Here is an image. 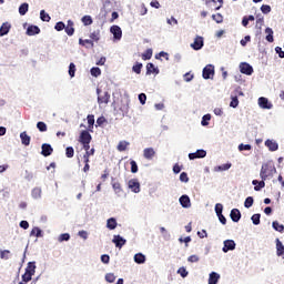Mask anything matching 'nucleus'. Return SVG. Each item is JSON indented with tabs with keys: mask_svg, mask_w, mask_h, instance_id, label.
<instances>
[{
	"mask_svg": "<svg viewBox=\"0 0 284 284\" xmlns=\"http://www.w3.org/2000/svg\"><path fill=\"white\" fill-rule=\"evenodd\" d=\"M274 174H276V166L272 162L262 164L260 171V178L262 181H266V179H273Z\"/></svg>",
	"mask_w": 284,
	"mask_h": 284,
	"instance_id": "obj_1",
	"label": "nucleus"
},
{
	"mask_svg": "<svg viewBox=\"0 0 284 284\" xmlns=\"http://www.w3.org/2000/svg\"><path fill=\"white\" fill-rule=\"evenodd\" d=\"M215 68L214 64H206L202 70V79L205 81H209L210 79H214L215 74Z\"/></svg>",
	"mask_w": 284,
	"mask_h": 284,
	"instance_id": "obj_2",
	"label": "nucleus"
},
{
	"mask_svg": "<svg viewBox=\"0 0 284 284\" xmlns=\"http://www.w3.org/2000/svg\"><path fill=\"white\" fill-rule=\"evenodd\" d=\"M97 95H98V103L99 105H103V103L105 105H108V103H110V92L108 91H102L101 89L97 88Z\"/></svg>",
	"mask_w": 284,
	"mask_h": 284,
	"instance_id": "obj_3",
	"label": "nucleus"
},
{
	"mask_svg": "<svg viewBox=\"0 0 284 284\" xmlns=\"http://www.w3.org/2000/svg\"><path fill=\"white\" fill-rule=\"evenodd\" d=\"M239 68L241 74H246V77H252V74H254V67L247 62H241Z\"/></svg>",
	"mask_w": 284,
	"mask_h": 284,
	"instance_id": "obj_4",
	"label": "nucleus"
},
{
	"mask_svg": "<svg viewBox=\"0 0 284 284\" xmlns=\"http://www.w3.org/2000/svg\"><path fill=\"white\" fill-rule=\"evenodd\" d=\"M111 34H113V41H121L123 39V30L121 27L113 24L110 28Z\"/></svg>",
	"mask_w": 284,
	"mask_h": 284,
	"instance_id": "obj_5",
	"label": "nucleus"
},
{
	"mask_svg": "<svg viewBox=\"0 0 284 284\" xmlns=\"http://www.w3.org/2000/svg\"><path fill=\"white\" fill-rule=\"evenodd\" d=\"M236 250V242L234 240H225L223 242L222 252L227 254V252H234Z\"/></svg>",
	"mask_w": 284,
	"mask_h": 284,
	"instance_id": "obj_6",
	"label": "nucleus"
},
{
	"mask_svg": "<svg viewBox=\"0 0 284 284\" xmlns=\"http://www.w3.org/2000/svg\"><path fill=\"white\" fill-rule=\"evenodd\" d=\"M205 45V40L201 36H196L193 43H191L192 50H195L199 52V50H203V47Z\"/></svg>",
	"mask_w": 284,
	"mask_h": 284,
	"instance_id": "obj_7",
	"label": "nucleus"
},
{
	"mask_svg": "<svg viewBox=\"0 0 284 284\" xmlns=\"http://www.w3.org/2000/svg\"><path fill=\"white\" fill-rule=\"evenodd\" d=\"M128 187L133 194H139V192H141V182H139L138 179H131L128 183Z\"/></svg>",
	"mask_w": 284,
	"mask_h": 284,
	"instance_id": "obj_8",
	"label": "nucleus"
},
{
	"mask_svg": "<svg viewBox=\"0 0 284 284\" xmlns=\"http://www.w3.org/2000/svg\"><path fill=\"white\" fill-rule=\"evenodd\" d=\"M257 103L262 110H272V108H274V104H272V102H270V99L265 97L258 98Z\"/></svg>",
	"mask_w": 284,
	"mask_h": 284,
	"instance_id": "obj_9",
	"label": "nucleus"
},
{
	"mask_svg": "<svg viewBox=\"0 0 284 284\" xmlns=\"http://www.w3.org/2000/svg\"><path fill=\"white\" fill-rule=\"evenodd\" d=\"M112 243L118 247V250H122L128 240L121 235H113Z\"/></svg>",
	"mask_w": 284,
	"mask_h": 284,
	"instance_id": "obj_10",
	"label": "nucleus"
},
{
	"mask_svg": "<svg viewBox=\"0 0 284 284\" xmlns=\"http://www.w3.org/2000/svg\"><path fill=\"white\" fill-rule=\"evenodd\" d=\"M54 152V149L52 148V144H50V143H43L42 145H41V155L42 156H45V158H48V156H52V153Z\"/></svg>",
	"mask_w": 284,
	"mask_h": 284,
	"instance_id": "obj_11",
	"label": "nucleus"
},
{
	"mask_svg": "<svg viewBox=\"0 0 284 284\" xmlns=\"http://www.w3.org/2000/svg\"><path fill=\"white\" fill-rule=\"evenodd\" d=\"M91 142H92V134H90V131L82 130L80 132L79 143H91Z\"/></svg>",
	"mask_w": 284,
	"mask_h": 284,
	"instance_id": "obj_12",
	"label": "nucleus"
},
{
	"mask_svg": "<svg viewBox=\"0 0 284 284\" xmlns=\"http://www.w3.org/2000/svg\"><path fill=\"white\" fill-rule=\"evenodd\" d=\"M179 203L184 210H189V207H192V200H190V195L183 194L179 199Z\"/></svg>",
	"mask_w": 284,
	"mask_h": 284,
	"instance_id": "obj_13",
	"label": "nucleus"
},
{
	"mask_svg": "<svg viewBox=\"0 0 284 284\" xmlns=\"http://www.w3.org/2000/svg\"><path fill=\"white\" fill-rule=\"evenodd\" d=\"M26 34L28 37H36V34H41V28H39L37 24H30L27 28Z\"/></svg>",
	"mask_w": 284,
	"mask_h": 284,
	"instance_id": "obj_14",
	"label": "nucleus"
},
{
	"mask_svg": "<svg viewBox=\"0 0 284 284\" xmlns=\"http://www.w3.org/2000/svg\"><path fill=\"white\" fill-rule=\"evenodd\" d=\"M111 10H112V2L110 0L104 1L103 8L101 9V12H100V17H102V19H105L108 12H110Z\"/></svg>",
	"mask_w": 284,
	"mask_h": 284,
	"instance_id": "obj_15",
	"label": "nucleus"
},
{
	"mask_svg": "<svg viewBox=\"0 0 284 284\" xmlns=\"http://www.w3.org/2000/svg\"><path fill=\"white\" fill-rule=\"evenodd\" d=\"M24 274H29L31 276H34L37 274V262H28Z\"/></svg>",
	"mask_w": 284,
	"mask_h": 284,
	"instance_id": "obj_16",
	"label": "nucleus"
},
{
	"mask_svg": "<svg viewBox=\"0 0 284 284\" xmlns=\"http://www.w3.org/2000/svg\"><path fill=\"white\" fill-rule=\"evenodd\" d=\"M143 156L148 161H152L156 156V151H154V148H146L143 150Z\"/></svg>",
	"mask_w": 284,
	"mask_h": 284,
	"instance_id": "obj_17",
	"label": "nucleus"
},
{
	"mask_svg": "<svg viewBox=\"0 0 284 284\" xmlns=\"http://www.w3.org/2000/svg\"><path fill=\"white\" fill-rule=\"evenodd\" d=\"M264 145L268 148L270 152H276L278 150V142H276L275 140L267 139L264 142Z\"/></svg>",
	"mask_w": 284,
	"mask_h": 284,
	"instance_id": "obj_18",
	"label": "nucleus"
},
{
	"mask_svg": "<svg viewBox=\"0 0 284 284\" xmlns=\"http://www.w3.org/2000/svg\"><path fill=\"white\" fill-rule=\"evenodd\" d=\"M74 21L72 20H68L67 21V26L64 28V32L65 34H68V37H73L74 36Z\"/></svg>",
	"mask_w": 284,
	"mask_h": 284,
	"instance_id": "obj_19",
	"label": "nucleus"
},
{
	"mask_svg": "<svg viewBox=\"0 0 284 284\" xmlns=\"http://www.w3.org/2000/svg\"><path fill=\"white\" fill-rule=\"evenodd\" d=\"M161 71L159 70V67L154 65V63L149 62L146 64V75L150 77V74H159Z\"/></svg>",
	"mask_w": 284,
	"mask_h": 284,
	"instance_id": "obj_20",
	"label": "nucleus"
},
{
	"mask_svg": "<svg viewBox=\"0 0 284 284\" xmlns=\"http://www.w3.org/2000/svg\"><path fill=\"white\" fill-rule=\"evenodd\" d=\"M241 211L239 209H232L230 213V219L233 223H239L241 221Z\"/></svg>",
	"mask_w": 284,
	"mask_h": 284,
	"instance_id": "obj_21",
	"label": "nucleus"
},
{
	"mask_svg": "<svg viewBox=\"0 0 284 284\" xmlns=\"http://www.w3.org/2000/svg\"><path fill=\"white\" fill-rule=\"evenodd\" d=\"M111 185L118 196H121V192H123V189L121 187V183L116 182L115 178H111Z\"/></svg>",
	"mask_w": 284,
	"mask_h": 284,
	"instance_id": "obj_22",
	"label": "nucleus"
},
{
	"mask_svg": "<svg viewBox=\"0 0 284 284\" xmlns=\"http://www.w3.org/2000/svg\"><path fill=\"white\" fill-rule=\"evenodd\" d=\"M79 45H82V47L87 48L88 50H90L91 48H94V41L91 38L85 39V40L80 38L79 39Z\"/></svg>",
	"mask_w": 284,
	"mask_h": 284,
	"instance_id": "obj_23",
	"label": "nucleus"
},
{
	"mask_svg": "<svg viewBox=\"0 0 284 284\" xmlns=\"http://www.w3.org/2000/svg\"><path fill=\"white\" fill-rule=\"evenodd\" d=\"M219 281H221V274L214 271L209 274V284H219Z\"/></svg>",
	"mask_w": 284,
	"mask_h": 284,
	"instance_id": "obj_24",
	"label": "nucleus"
},
{
	"mask_svg": "<svg viewBox=\"0 0 284 284\" xmlns=\"http://www.w3.org/2000/svg\"><path fill=\"white\" fill-rule=\"evenodd\" d=\"M275 245H276V254L277 256H282L284 258V245L283 242H281L280 239L275 240Z\"/></svg>",
	"mask_w": 284,
	"mask_h": 284,
	"instance_id": "obj_25",
	"label": "nucleus"
},
{
	"mask_svg": "<svg viewBox=\"0 0 284 284\" xmlns=\"http://www.w3.org/2000/svg\"><path fill=\"white\" fill-rule=\"evenodd\" d=\"M252 185H254V191L255 192H261L263 187H265V180H253Z\"/></svg>",
	"mask_w": 284,
	"mask_h": 284,
	"instance_id": "obj_26",
	"label": "nucleus"
},
{
	"mask_svg": "<svg viewBox=\"0 0 284 284\" xmlns=\"http://www.w3.org/2000/svg\"><path fill=\"white\" fill-rule=\"evenodd\" d=\"M20 141L22 143V145H30V141H32V138H30V135H28V132L23 131L20 133Z\"/></svg>",
	"mask_w": 284,
	"mask_h": 284,
	"instance_id": "obj_27",
	"label": "nucleus"
},
{
	"mask_svg": "<svg viewBox=\"0 0 284 284\" xmlns=\"http://www.w3.org/2000/svg\"><path fill=\"white\" fill-rule=\"evenodd\" d=\"M134 263L138 265H143L146 261L145 254L143 253H136L133 257Z\"/></svg>",
	"mask_w": 284,
	"mask_h": 284,
	"instance_id": "obj_28",
	"label": "nucleus"
},
{
	"mask_svg": "<svg viewBox=\"0 0 284 284\" xmlns=\"http://www.w3.org/2000/svg\"><path fill=\"white\" fill-rule=\"evenodd\" d=\"M10 28H12V26L9 22H3L0 27V37H6V34L10 32Z\"/></svg>",
	"mask_w": 284,
	"mask_h": 284,
	"instance_id": "obj_29",
	"label": "nucleus"
},
{
	"mask_svg": "<svg viewBox=\"0 0 284 284\" xmlns=\"http://www.w3.org/2000/svg\"><path fill=\"white\" fill-rule=\"evenodd\" d=\"M28 10H30V4H28V2H24L20 4L18 12L20 17H26V14H28Z\"/></svg>",
	"mask_w": 284,
	"mask_h": 284,
	"instance_id": "obj_30",
	"label": "nucleus"
},
{
	"mask_svg": "<svg viewBox=\"0 0 284 284\" xmlns=\"http://www.w3.org/2000/svg\"><path fill=\"white\" fill-rule=\"evenodd\" d=\"M30 236H36L37 239H43V230H41L39 226H34L30 232Z\"/></svg>",
	"mask_w": 284,
	"mask_h": 284,
	"instance_id": "obj_31",
	"label": "nucleus"
},
{
	"mask_svg": "<svg viewBox=\"0 0 284 284\" xmlns=\"http://www.w3.org/2000/svg\"><path fill=\"white\" fill-rule=\"evenodd\" d=\"M265 39L268 43H274V30L270 27L265 29Z\"/></svg>",
	"mask_w": 284,
	"mask_h": 284,
	"instance_id": "obj_32",
	"label": "nucleus"
},
{
	"mask_svg": "<svg viewBox=\"0 0 284 284\" xmlns=\"http://www.w3.org/2000/svg\"><path fill=\"white\" fill-rule=\"evenodd\" d=\"M119 223L116 222L115 217H110L106 220V227L108 230H116Z\"/></svg>",
	"mask_w": 284,
	"mask_h": 284,
	"instance_id": "obj_33",
	"label": "nucleus"
},
{
	"mask_svg": "<svg viewBox=\"0 0 284 284\" xmlns=\"http://www.w3.org/2000/svg\"><path fill=\"white\" fill-rule=\"evenodd\" d=\"M68 74L70 79H74V77H77V64H74V62H70Z\"/></svg>",
	"mask_w": 284,
	"mask_h": 284,
	"instance_id": "obj_34",
	"label": "nucleus"
},
{
	"mask_svg": "<svg viewBox=\"0 0 284 284\" xmlns=\"http://www.w3.org/2000/svg\"><path fill=\"white\" fill-rule=\"evenodd\" d=\"M210 121H212V114L210 113L204 114L201 120V126L207 128V125H210Z\"/></svg>",
	"mask_w": 284,
	"mask_h": 284,
	"instance_id": "obj_35",
	"label": "nucleus"
},
{
	"mask_svg": "<svg viewBox=\"0 0 284 284\" xmlns=\"http://www.w3.org/2000/svg\"><path fill=\"white\" fill-rule=\"evenodd\" d=\"M230 168H232V163L227 162L225 164L215 166L214 172H227V170H230Z\"/></svg>",
	"mask_w": 284,
	"mask_h": 284,
	"instance_id": "obj_36",
	"label": "nucleus"
},
{
	"mask_svg": "<svg viewBox=\"0 0 284 284\" xmlns=\"http://www.w3.org/2000/svg\"><path fill=\"white\" fill-rule=\"evenodd\" d=\"M90 39L95 41V43H98V41H101V30L97 29L93 32L90 33Z\"/></svg>",
	"mask_w": 284,
	"mask_h": 284,
	"instance_id": "obj_37",
	"label": "nucleus"
},
{
	"mask_svg": "<svg viewBox=\"0 0 284 284\" xmlns=\"http://www.w3.org/2000/svg\"><path fill=\"white\" fill-rule=\"evenodd\" d=\"M272 227H273V230H275V232H280V234H283V232H284V225L281 224L278 221H273Z\"/></svg>",
	"mask_w": 284,
	"mask_h": 284,
	"instance_id": "obj_38",
	"label": "nucleus"
},
{
	"mask_svg": "<svg viewBox=\"0 0 284 284\" xmlns=\"http://www.w3.org/2000/svg\"><path fill=\"white\" fill-rule=\"evenodd\" d=\"M254 20H255V18H254L253 14L244 16V17L242 18V26H243L244 28H247V26H250V21H254Z\"/></svg>",
	"mask_w": 284,
	"mask_h": 284,
	"instance_id": "obj_39",
	"label": "nucleus"
},
{
	"mask_svg": "<svg viewBox=\"0 0 284 284\" xmlns=\"http://www.w3.org/2000/svg\"><path fill=\"white\" fill-rule=\"evenodd\" d=\"M40 19L45 23H50V21L52 20V18L50 17V13L45 12V10L43 9L40 11Z\"/></svg>",
	"mask_w": 284,
	"mask_h": 284,
	"instance_id": "obj_40",
	"label": "nucleus"
},
{
	"mask_svg": "<svg viewBox=\"0 0 284 284\" xmlns=\"http://www.w3.org/2000/svg\"><path fill=\"white\" fill-rule=\"evenodd\" d=\"M230 108H233L234 110L239 108V95H234V94L231 95Z\"/></svg>",
	"mask_w": 284,
	"mask_h": 284,
	"instance_id": "obj_41",
	"label": "nucleus"
},
{
	"mask_svg": "<svg viewBox=\"0 0 284 284\" xmlns=\"http://www.w3.org/2000/svg\"><path fill=\"white\" fill-rule=\"evenodd\" d=\"M141 70H143V63L135 62L132 67V72H134L135 74H141Z\"/></svg>",
	"mask_w": 284,
	"mask_h": 284,
	"instance_id": "obj_42",
	"label": "nucleus"
},
{
	"mask_svg": "<svg viewBox=\"0 0 284 284\" xmlns=\"http://www.w3.org/2000/svg\"><path fill=\"white\" fill-rule=\"evenodd\" d=\"M31 196L32 199H34L36 201L41 199V187H34L32 191H31Z\"/></svg>",
	"mask_w": 284,
	"mask_h": 284,
	"instance_id": "obj_43",
	"label": "nucleus"
},
{
	"mask_svg": "<svg viewBox=\"0 0 284 284\" xmlns=\"http://www.w3.org/2000/svg\"><path fill=\"white\" fill-rule=\"evenodd\" d=\"M88 125H89V131L92 132L94 129V114H89L87 116Z\"/></svg>",
	"mask_w": 284,
	"mask_h": 284,
	"instance_id": "obj_44",
	"label": "nucleus"
},
{
	"mask_svg": "<svg viewBox=\"0 0 284 284\" xmlns=\"http://www.w3.org/2000/svg\"><path fill=\"white\" fill-rule=\"evenodd\" d=\"M90 74H91V77H94L95 79L101 77V68H99V67L91 68Z\"/></svg>",
	"mask_w": 284,
	"mask_h": 284,
	"instance_id": "obj_45",
	"label": "nucleus"
},
{
	"mask_svg": "<svg viewBox=\"0 0 284 284\" xmlns=\"http://www.w3.org/2000/svg\"><path fill=\"white\" fill-rule=\"evenodd\" d=\"M253 225H261V213H255L251 216Z\"/></svg>",
	"mask_w": 284,
	"mask_h": 284,
	"instance_id": "obj_46",
	"label": "nucleus"
},
{
	"mask_svg": "<svg viewBox=\"0 0 284 284\" xmlns=\"http://www.w3.org/2000/svg\"><path fill=\"white\" fill-rule=\"evenodd\" d=\"M81 21L83 26H92V23H94V21L92 20V16H83L81 18Z\"/></svg>",
	"mask_w": 284,
	"mask_h": 284,
	"instance_id": "obj_47",
	"label": "nucleus"
},
{
	"mask_svg": "<svg viewBox=\"0 0 284 284\" xmlns=\"http://www.w3.org/2000/svg\"><path fill=\"white\" fill-rule=\"evenodd\" d=\"M128 145H130V142L120 141L119 144H118L119 152H125V150H128Z\"/></svg>",
	"mask_w": 284,
	"mask_h": 284,
	"instance_id": "obj_48",
	"label": "nucleus"
},
{
	"mask_svg": "<svg viewBox=\"0 0 284 284\" xmlns=\"http://www.w3.org/2000/svg\"><path fill=\"white\" fill-rule=\"evenodd\" d=\"M152 49H146L145 52L142 53L143 61H150V59H152Z\"/></svg>",
	"mask_w": 284,
	"mask_h": 284,
	"instance_id": "obj_49",
	"label": "nucleus"
},
{
	"mask_svg": "<svg viewBox=\"0 0 284 284\" xmlns=\"http://www.w3.org/2000/svg\"><path fill=\"white\" fill-rule=\"evenodd\" d=\"M54 30L57 32H63V30H65V22L63 21H58L55 24H54Z\"/></svg>",
	"mask_w": 284,
	"mask_h": 284,
	"instance_id": "obj_50",
	"label": "nucleus"
},
{
	"mask_svg": "<svg viewBox=\"0 0 284 284\" xmlns=\"http://www.w3.org/2000/svg\"><path fill=\"white\" fill-rule=\"evenodd\" d=\"M37 129L39 130V132H48V124H45V122L43 121H39L37 123Z\"/></svg>",
	"mask_w": 284,
	"mask_h": 284,
	"instance_id": "obj_51",
	"label": "nucleus"
},
{
	"mask_svg": "<svg viewBox=\"0 0 284 284\" xmlns=\"http://www.w3.org/2000/svg\"><path fill=\"white\" fill-rule=\"evenodd\" d=\"M252 205H254V197L247 196L244 201V207H246V210H250V207H252Z\"/></svg>",
	"mask_w": 284,
	"mask_h": 284,
	"instance_id": "obj_52",
	"label": "nucleus"
},
{
	"mask_svg": "<svg viewBox=\"0 0 284 284\" xmlns=\"http://www.w3.org/2000/svg\"><path fill=\"white\" fill-rule=\"evenodd\" d=\"M120 111L122 112V116H128V112H130V104L126 102L120 106Z\"/></svg>",
	"mask_w": 284,
	"mask_h": 284,
	"instance_id": "obj_53",
	"label": "nucleus"
},
{
	"mask_svg": "<svg viewBox=\"0 0 284 284\" xmlns=\"http://www.w3.org/2000/svg\"><path fill=\"white\" fill-rule=\"evenodd\" d=\"M239 152H250V150H252V145L251 144H239L237 146Z\"/></svg>",
	"mask_w": 284,
	"mask_h": 284,
	"instance_id": "obj_54",
	"label": "nucleus"
},
{
	"mask_svg": "<svg viewBox=\"0 0 284 284\" xmlns=\"http://www.w3.org/2000/svg\"><path fill=\"white\" fill-rule=\"evenodd\" d=\"M179 243H184L185 247H190V243H192V237H179Z\"/></svg>",
	"mask_w": 284,
	"mask_h": 284,
	"instance_id": "obj_55",
	"label": "nucleus"
},
{
	"mask_svg": "<svg viewBox=\"0 0 284 284\" xmlns=\"http://www.w3.org/2000/svg\"><path fill=\"white\" fill-rule=\"evenodd\" d=\"M88 154L83 155V161H84V168L83 172H90V159H88Z\"/></svg>",
	"mask_w": 284,
	"mask_h": 284,
	"instance_id": "obj_56",
	"label": "nucleus"
},
{
	"mask_svg": "<svg viewBox=\"0 0 284 284\" xmlns=\"http://www.w3.org/2000/svg\"><path fill=\"white\" fill-rule=\"evenodd\" d=\"M59 243L68 242L70 241V233H62L58 237Z\"/></svg>",
	"mask_w": 284,
	"mask_h": 284,
	"instance_id": "obj_57",
	"label": "nucleus"
},
{
	"mask_svg": "<svg viewBox=\"0 0 284 284\" xmlns=\"http://www.w3.org/2000/svg\"><path fill=\"white\" fill-rule=\"evenodd\" d=\"M0 258H2V261H9L10 258V250H3L0 252Z\"/></svg>",
	"mask_w": 284,
	"mask_h": 284,
	"instance_id": "obj_58",
	"label": "nucleus"
},
{
	"mask_svg": "<svg viewBox=\"0 0 284 284\" xmlns=\"http://www.w3.org/2000/svg\"><path fill=\"white\" fill-rule=\"evenodd\" d=\"M104 278L106 283H114V281H116V275H114V273H106Z\"/></svg>",
	"mask_w": 284,
	"mask_h": 284,
	"instance_id": "obj_59",
	"label": "nucleus"
},
{
	"mask_svg": "<svg viewBox=\"0 0 284 284\" xmlns=\"http://www.w3.org/2000/svg\"><path fill=\"white\" fill-rule=\"evenodd\" d=\"M261 12L263 14H270L272 12V7L270 4H262Z\"/></svg>",
	"mask_w": 284,
	"mask_h": 284,
	"instance_id": "obj_60",
	"label": "nucleus"
},
{
	"mask_svg": "<svg viewBox=\"0 0 284 284\" xmlns=\"http://www.w3.org/2000/svg\"><path fill=\"white\" fill-rule=\"evenodd\" d=\"M65 156H67V159H72L74 156V148L67 146V149H65Z\"/></svg>",
	"mask_w": 284,
	"mask_h": 284,
	"instance_id": "obj_61",
	"label": "nucleus"
},
{
	"mask_svg": "<svg viewBox=\"0 0 284 284\" xmlns=\"http://www.w3.org/2000/svg\"><path fill=\"white\" fill-rule=\"evenodd\" d=\"M195 153L197 155V159H205V156H207V151L203 149H197Z\"/></svg>",
	"mask_w": 284,
	"mask_h": 284,
	"instance_id": "obj_62",
	"label": "nucleus"
},
{
	"mask_svg": "<svg viewBox=\"0 0 284 284\" xmlns=\"http://www.w3.org/2000/svg\"><path fill=\"white\" fill-rule=\"evenodd\" d=\"M32 276H33V275H30V274H28V273L22 274V276H21V278H22L21 283H30V281H32Z\"/></svg>",
	"mask_w": 284,
	"mask_h": 284,
	"instance_id": "obj_63",
	"label": "nucleus"
},
{
	"mask_svg": "<svg viewBox=\"0 0 284 284\" xmlns=\"http://www.w3.org/2000/svg\"><path fill=\"white\" fill-rule=\"evenodd\" d=\"M213 21L217 22V23H223V14L221 13H216L212 16Z\"/></svg>",
	"mask_w": 284,
	"mask_h": 284,
	"instance_id": "obj_64",
	"label": "nucleus"
}]
</instances>
